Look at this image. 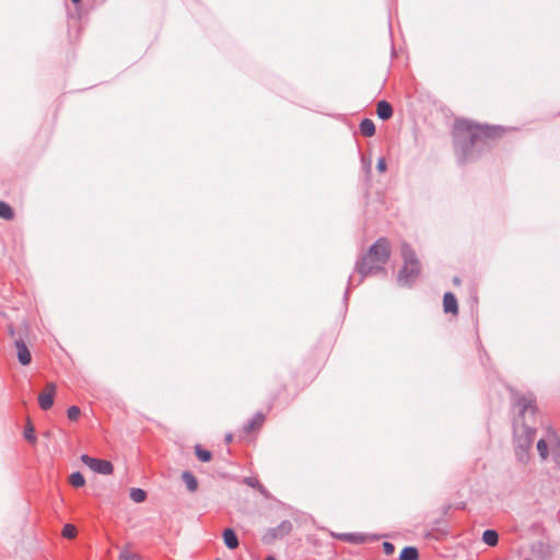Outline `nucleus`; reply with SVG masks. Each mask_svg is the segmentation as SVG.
Listing matches in <instances>:
<instances>
[{
  "label": "nucleus",
  "mask_w": 560,
  "mask_h": 560,
  "mask_svg": "<svg viewBox=\"0 0 560 560\" xmlns=\"http://www.w3.org/2000/svg\"><path fill=\"white\" fill-rule=\"evenodd\" d=\"M513 130L500 125H481L468 119L457 120L455 124V147L460 152L459 160H471L476 153L489 147L491 141L501 139L506 132Z\"/></svg>",
  "instance_id": "obj_1"
},
{
  "label": "nucleus",
  "mask_w": 560,
  "mask_h": 560,
  "mask_svg": "<svg viewBox=\"0 0 560 560\" xmlns=\"http://www.w3.org/2000/svg\"><path fill=\"white\" fill-rule=\"evenodd\" d=\"M390 254L389 241L386 237H380L355 264V271L360 273L361 280L370 275L384 271L383 266L389 260Z\"/></svg>",
  "instance_id": "obj_2"
},
{
  "label": "nucleus",
  "mask_w": 560,
  "mask_h": 560,
  "mask_svg": "<svg viewBox=\"0 0 560 560\" xmlns=\"http://www.w3.org/2000/svg\"><path fill=\"white\" fill-rule=\"evenodd\" d=\"M404 266L398 272L397 280L401 285H410L420 275V261L408 243L401 244Z\"/></svg>",
  "instance_id": "obj_3"
},
{
  "label": "nucleus",
  "mask_w": 560,
  "mask_h": 560,
  "mask_svg": "<svg viewBox=\"0 0 560 560\" xmlns=\"http://www.w3.org/2000/svg\"><path fill=\"white\" fill-rule=\"evenodd\" d=\"M511 399L514 407L518 408V415L522 418H525V413L529 411L530 413L536 412V398L533 393L522 394L513 387H508Z\"/></svg>",
  "instance_id": "obj_4"
},
{
  "label": "nucleus",
  "mask_w": 560,
  "mask_h": 560,
  "mask_svg": "<svg viewBox=\"0 0 560 560\" xmlns=\"http://www.w3.org/2000/svg\"><path fill=\"white\" fill-rule=\"evenodd\" d=\"M535 436V430L528 425H523V434L517 436L515 445V454L517 458L526 463L528 460V451L532 447Z\"/></svg>",
  "instance_id": "obj_5"
},
{
  "label": "nucleus",
  "mask_w": 560,
  "mask_h": 560,
  "mask_svg": "<svg viewBox=\"0 0 560 560\" xmlns=\"http://www.w3.org/2000/svg\"><path fill=\"white\" fill-rule=\"evenodd\" d=\"M292 523L288 520L282 521L277 527L269 528L262 536L265 544H271L277 539H281L289 535L292 530Z\"/></svg>",
  "instance_id": "obj_6"
},
{
  "label": "nucleus",
  "mask_w": 560,
  "mask_h": 560,
  "mask_svg": "<svg viewBox=\"0 0 560 560\" xmlns=\"http://www.w3.org/2000/svg\"><path fill=\"white\" fill-rule=\"evenodd\" d=\"M81 460L93 471L102 475H110L114 470L113 464L106 459H97L84 454L81 456Z\"/></svg>",
  "instance_id": "obj_7"
},
{
  "label": "nucleus",
  "mask_w": 560,
  "mask_h": 560,
  "mask_svg": "<svg viewBox=\"0 0 560 560\" xmlns=\"http://www.w3.org/2000/svg\"><path fill=\"white\" fill-rule=\"evenodd\" d=\"M56 394V385L47 383L45 389L38 395V404L43 410H48L54 405V397Z\"/></svg>",
  "instance_id": "obj_8"
},
{
  "label": "nucleus",
  "mask_w": 560,
  "mask_h": 560,
  "mask_svg": "<svg viewBox=\"0 0 560 560\" xmlns=\"http://www.w3.org/2000/svg\"><path fill=\"white\" fill-rule=\"evenodd\" d=\"M15 348H16V357L19 362L22 365H28L32 361V354L25 345V342L22 339H16L14 341Z\"/></svg>",
  "instance_id": "obj_9"
},
{
  "label": "nucleus",
  "mask_w": 560,
  "mask_h": 560,
  "mask_svg": "<svg viewBox=\"0 0 560 560\" xmlns=\"http://www.w3.org/2000/svg\"><path fill=\"white\" fill-rule=\"evenodd\" d=\"M443 310L445 313L453 315L458 314V304L455 295L452 292H446L443 296Z\"/></svg>",
  "instance_id": "obj_10"
},
{
  "label": "nucleus",
  "mask_w": 560,
  "mask_h": 560,
  "mask_svg": "<svg viewBox=\"0 0 560 560\" xmlns=\"http://www.w3.org/2000/svg\"><path fill=\"white\" fill-rule=\"evenodd\" d=\"M266 420V416L262 412H257L255 416L245 424L244 430L246 433H250L260 429Z\"/></svg>",
  "instance_id": "obj_11"
},
{
  "label": "nucleus",
  "mask_w": 560,
  "mask_h": 560,
  "mask_svg": "<svg viewBox=\"0 0 560 560\" xmlns=\"http://www.w3.org/2000/svg\"><path fill=\"white\" fill-rule=\"evenodd\" d=\"M339 540L351 542V544H363L368 540V536L360 533H342L336 536Z\"/></svg>",
  "instance_id": "obj_12"
},
{
  "label": "nucleus",
  "mask_w": 560,
  "mask_h": 560,
  "mask_svg": "<svg viewBox=\"0 0 560 560\" xmlns=\"http://www.w3.org/2000/svg\"><path fill=\"white\" fill-rule=\"evenodd\" d=\"M376 114L380 119L388 120L393 116V107L387 101H380L376 105Z\"/></svg>",
  "instance_id": "obj_13"
},
{
  "label": "nucleus",
  "mask_w": 560,
  "mask_h": 560,
  "mask_svg": "<svg viewBox=\"0 0 560 560\" xmlns=\"http://www.w3.org/2000/svg\"><path fill=\"white\" fill-rule=\"evenodd\" d=\"M223 540L229 549H236L238 547V538L232 528H226L223 532Z\"/></svg>",
  "instance_id": "obj_14"
},
{
  "label": "nucleus",
  "mask_w": 560,
  "mask_h": 560,
  "mask_svg": "<svg viewBox=\"0 0 560 560\" xmlns=\"http://www.w3.org/2000/svg\"><path fill=\"white\" fill-rule=\"evenodd\" d=\"M182 479L189 492H195L198 489V480L190 471H184Z\"/></svg>",
  "instance_id": "obj_15"
},
{
  "label": "nucleus",
  "mask_w": 560,
  "mask_h": 560,
  "mask_svg": "<svg viewBox=\"0 0 560 560\" xmlns=\"http://www.w3.org/2000/svg\"><path fill=\"white\" fill-rule=\"evenodd\" d=\"M482 541L490 547L497 546L499 542L498 532L494 529H486L482 533Z\"/></svg>",
  "instance_id": "obj_16"
},
{
  "label": "nucleus",
  "mask_w": 560,
  "mask_h": 560,
  "mask_svg": "<svg viewBox=\"0 0 560 560\" xmlns=\"http://www.w3.org/2000/svg\"><path fill=\"white\" fill-rule=\"evenodd\" d=\"M360 132L364 137H372V136H374V133H375V125H374V122L371 119H369V118H364L360 122Z\"/></svg>",
  "instance_id": "obj_17"
},
{
  "label": "nucleus",
  "mask_w": 560,
  "mask_h": 560,
  "mask_svg": "<svg viewBox=\"0 0 560 560\" xmlns=\"http://www.w3.org/2000/svg\"><path fill=\"white\" fill-rule=\"evenodd\" d=\"M419 551L416 547H405L399 555V560H418Z\"/></svg>",
  "instance_id": "obj_18"
},
{
  "label": "nucleus",
  "mask_w": 560,
  "mask_h": 560,
  "mask_svg": "<svg viewBox=\"0 0 560 560\" xmlns=\"http://www.w3.org/2000/svg\"><path fill=\"white\" fill-rule=\"evenodd\" d=\"M24 439L31 444H35L37 439L35 435V428L30 419H27L25 430H24Z\"/></svg>",
  "instance_id": "obj_19"
},
{
  "label": "nucleus",
  "mask_w": 560,
  "mask_h": 560,
  "mask_svg": "<svg viewBox=\"0 0 560 560\" xmlns=\"http://www.w3.org/2000/svg\"><path fill=\"white\" fill-rule=\"evenodd\" d=\"M243 481L248 487L257 489L261 494H264L265 497H268L267 490L265 489V487L256 478H254V477H245Z\"/></svg>",
  "instance_id": "obj_20"
},
{
  "label": "nucleus",
  "mask_w": 560,
  "mask_h": 560,
  "mask_svg": "<svg viewBox=\"0 0 560 560\" xmlns=\"http://www.w3.org/2000/svg\"><path fill=\"white\" fill-rule=\"evenodd\" d=\"M0 218L8 221L14 218V210L4 201H0Z\"/></svg>",
  "instance_id": "obj_21"
},
{
  "label": "nucleus",
  "mask_w": 560,
  "mask_h": 560,
  "mask_svg": "<svg viewBox=\"0 0 560 560\" xmlns=\"http://www.w3.org/2000/svg\"><path fill=\"white\" fill-rule=\"evenodd\" d=\"M130 499L136 503H141L147 499V492L140 488H132L130 490Z\"/></svg>",
  "instance_id": "obj_22"
},
{
  "label": "nucleus",
  "mask_w": 560,
  "mask_h": 560,
  "mask_svg": "<svg viewBox=\"0 0 560 560\" xmlns=\"http://www.w3.org/2000/svg\"><path fill=\"white\" fill-rule=\"evenodd\" d=\"M195 454L198 457V459L203 463L210 462L212 458L211 452L208 450H203L200 445L195 446Z\"/></svg>",
  "instance_id": "obj_23"
},
{
  "label": "nucleus",
  "mask_w": 560,
  "mask_h": 560,
  "mask_svg": "<svg viewBox=\"0 0 560 560\" xmlns=\"http://www.w3.org/2000/svg\"><path fill=\"white\" fill-rule=\"evenodd\" d=\"M69 482L71 483V486L79 488L84 486L85 479L80 471H75L70 475Z\"/></svg>",
  "instance_id": "obj_24"
},
{
  "label": "nucleus",
  "mask_w": 560,
  "mask_h": 560,
  "mask_svg": "<svg viewBox=\"0 0 560 560\" xmlns=\"http://www.w3.org/2000/svg\"><path fill=\"white\" fill-rule=\"evenodd\" d=\"M537 451L539 453V456L541 457V459H547L548 457V444L547 442L544 440V439H540L538 442H537Z\"/></svg>",
  "instance_id": "obj_25"
},
{
  "label": "nucleus",
  "mask_w": 560,
  "mask_h": 560,
  "mask_svg": "<svg viewBox=\"0 0 560 560\" xmlns=\"http://www.w3.org/2000/svg\"><path fill=\"white\" fill-rule=\"evenodd\" d=\"M62 536L68 539L74 538L77 536V528L71 524L65 525L62 528Z\"/></svg>",
  "instance_id": "obj_26"
},
{
  "label": "nucleus",
  "mask_w": 560,
  "mask_h": 560,
  "mask_svg": "<svg viewBox=\"0 0 560 560\" xmlns=\"http://www.w3.org/2000/svg\"><path fill=\"white\" fill-rule=\"evenodd\" d=\"M81 415V410L79 407L77 406H71L68 408L67 410V417L69 418V420L71 421H75L78 420V418L80 417Z\"/></svg>",
  "instance_id": "obj_27"
},
{
  "label": "nucleus",
  "mask_w": 560,
  "mask_h": 560,
  "mask_svg": "<svg viewBox=\"0 0 560 560\" xmlns=\"http://www.w3.org/2000/svg\"><path fill=\"white\" fill-rule=\"evenodd\" d=\"M119 560H141V558L137 553L125 550L120 552Z\"/></svg>",
  "instance_id": "obj_28"
},
{
  "label": "nucleus",
  "mask_w": 560,
  "mask_h": 560,
  "mask_svg": "<svg viewBox=\"0 0 560 560\" xmlns=\"http://www.w3.org/2000/svg\"><path fill=\"white\" fill-rule=\"evenodd\" d=\"M383 550L386 555H393L395 551V546L392 542L384 541L383 542Z\"/></svg>",
  "instance_id": "obj_29"
},
{
  "label": "nucleus",
  "mask_w": 560,
  "mask_h": 560,
  "mask_svg": "<svg viewBox=\"0 0 560 560\" xmlns=\"http://www.w3.org/2000/svg\"><path fill=\"white\" fill-rule=\"evenodd\" d=\"M552 452L555 462L560 465V444L553 446Z\"/></svg>",
  "instance_id": "obj_30"
},
{
  "label": "nucleus",
  "mask_w": 560,
  "mask_h": 560,
  "mask_svg": "<svg viewBox=\"0 0 560 560\" xmlns=\"http://www.w3.org/2000/svg\"><path fill=\"white\" fill-rule=\"evenodd\" d=\"M376 168L378 172L383 173L386 171V161L384 158L378 159Z\"/></svg>",
  "instance_id": "obj_31"
},
{
  "label": "nucleus",
  "mask_w": 560,
  "mask_h": 560,
  "mask_svg": "<svg viewBox=\"0 0 560 560\" xmlns=\"http://www.w3.org/2000/svg\"><path fill=\"white\" fill-rule=\"evenodd\" d=\"M287 390L285 384H280L278 388L276 389L275 394L272 395V401L277 399V397L282 393Z\"/></svg>",
  "instance_id": "obj_32"
},
{
  "label": "nucleus",
  "mask_w": 560,
  "mask_h": 560,
  "mask_svg": "<svg viewBox=\"0 0 560 560\" xmlns=\"http://www.w3.org/2000/svg\"><path fill=\"white\" fill-rule=\"evenodd\" d=\"M453 282H454V284L459 285L460 284V279L458 277H455L453 279Z\"/></svg>",
  "instance_id": "obj_33"
},
{
  "label": "nucleus",
  "mask_w": 560,
  "mask_h": 560,
  "mask_svg": "<svg viewBox=\"0 0 560 560\" xmlns=\"http://www.w3.org/2000/svg\"><path fill=\"white\" fill-rule=\"evenodd\" d=\"M232 439H233V435H232V434H228V435L225 436V442H226V443H230V442L232 441Z\"/></svg>",
  "instance_id": "obj_34"
},
{
  "label": "nucleus",
  "mask_w": 560,
  "mask_h": 560,
  "mask_svg": "<svg viewBox=\"0 0 560 560\" xmlns=\"http://www.w3.org/2000/svg\"><path fill=\"white\" fill-rule=\"evenodd\" d=\"M9 334L13 337L14 336V329L13 327H9Z\"/></svg>",
  "instance_id": "obj_35"
},
{
  "label": "nucleus",
  "mask_w": 560,
  "mask_h": 560,
  "mask_svg": "<svg viewBox=\"0 0 560 560\" xmlns=\"http://www.w3.org/2000/svg\"><path fill=\"white\" fill-rule=\"evenodd\" d=\"M265 560H276V558L272 556H268Z\"/></svg>",
  "instance_id": "obj_36"
},
{
  "label": "nucleus",
  "mask_w": 560,
  "mask_h": 560,
  "mask_svg": "<svg viewBox=\"0 0 560 560\" xmlns=\"http://www.w3.org/2000/svg\"><path fill=\"white\" fill-rule=\"evenodd\" d=\"M73 3H79L81 0H71Z\"/></svg>",
  "instance_id": "obj_37"
},
{
  "label": "nucleus",
  "mask_w": 560,
  "mask_h": 560,
  "mask_svg": "<svg viewBox=\"0 0 560 560\" xmlns=\"http://www.w3.org/2000/svg\"><path fill=\"white\" fill-rule=\"evenodd\" d=\"M215 560H221V559H215Z\"/></svg>",
  "instance_id": "obj_38"
},
{
  "label": "nucleus",
  "mask_w": 560,
  "mask_h": 560,
  "mask_svg": "<svg viewBox=\"0 0 560 560\" xmlns=\"http://www.w3.org/2000/svg\"><path fill=\"white\" fill-rule=\"evenodd\" d=\"M525 560H530V559H525Z\"/></svg>",
  "instance_id": "obj_39"
}]
</instances>
